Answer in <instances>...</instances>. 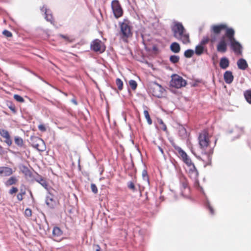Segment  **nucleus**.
<instances>
[{"label":"nucleus","instance_id":"1","mask_svg":"<svg viewBox=\"0 0 251 251\" xmlns=\"http://www.w3.org/2000/svg\"><path fill=\"white\" fill-rule=\"evenodd\" d=\"M235 32L232 28L227 29L224 35L220 39L217 45V50L219 52H226L227 49V42H230L231 49L237 55L242 54V46L234 37Z\"/></svg>","mask_w":251,"mask_h":251},{"label":"nucleus","instance_id":"2","mask_svg":"<svg viewBox=\"0 0 251 251\" xmlns=\"http://www.w3.org/2000/svg\"><path fill=\"white\" fill-rule=\"evenodd\" d=\"M174 37L184 44L190 43L189 34L181 23L176 22L172 27Z\"/></svg>","mask_w":251,"mask_h":251},{"label":"nucleus","instance_id":"3","mask_svg":"<svg viewBox=\"0 0 251 251\" xmlns=\"http://www.w3.org/2000/svg\"><path fill=\"white\" fill-rule=\"evenodd\" d=\"M120 30L119 36L121 40L127 42L128 39L132 36V26L131 22L127 19H124L122 22H119Z\"/></svg>","mask_w":251,"mask_h":251},{"label":"nucleus","instance_id":"4","mask_svg":"<svg viewBox=\"0 0 251 251\" xmlns=\"http://www.w3.org/2000/svg\"><path fill=\"white\" fill-rule=\"evenodd\" d=\"M211 136L209 135L207 130H203L200 133L199 136V143L201 150L212 148L210 146L211 141L210 138Z\"/></svg>","mask_w":251,"mask_h":251},{"label":"nucleus","instance_id":"5","mask_svg":"<svg viewBox=\"0 0 251 251\" xmlns=\"http://www.w3.org/2000/svg\"><path fill=\"white\" fill-rule=\"evenodd\" d=\"M170 86L179 89L181 87H185L187 84L186 80L182 77L177 74H173L171 76V80L170 82Z\"/></svg>","mask_w":251,"mask_h":251},{"label":"nucleus","instance_id":"6","mask_svg":"<svg viewBox=\"0 0 251 251\" xmlns=\"http://www.w3.org/2000/svg\"><path fill=\"white\" fill-rule=\"evenodd\" d=\"M213 153V148L201 150V154L197 158L202 160L206 165H210L212 162V156Z\"/></svg>","mask_w":251,"mask_h":251},{"label":"nucleus","instance_id":"7","mask_svg":"<svg viewBox=\"0 0 251 251\" xmlns=\"http://www.w3.org/2000/svg\"><path fill=\"white\" fill-rule=\"evenodd\" d=\"M111 9L116 19H119L123 16L124 10L118 0H113L111 3Z\"/></svg>","mask_w":251,"mask_h":251},{"label":"nucleus","instance_id":"8","mask_svg":"<svg viewBox=\"0 0 251 251\" xmlns=\"http://www.w3.org/2000/svg\"><path fill=\"white\" fill-rule=\"evenodd\" d=\"M31 143L32 146L40 151H44L46 150V146L44 141L38 137H32L31 138Z\"/></svg>","mask_w":251,"mask_h":251},{"label":"nucleus","instance_id":"9","mask_svg":"<svg viewBox=\"0 0 251 251\" xmlns=\"http://www.w3.org/2000/svg\"><path fill=\"white\" fill-rule=\"evenodd\" d=\"M164 88L159 84L154 82L151 86L150 92L154 97L160 98L162 96Z\"/></svg>","mask_w":251,"mask_h":251},{"label":"nucleus","instance_id":"10","mask_svg":"<svg viewBox=\"0 0 251 251\" xmlns=\"http://www.w3.org/2000/svg\"><path fill=\"white\" fill-rule=\"evenodd\" d=\"M229 28H230L227 27L226 24L212 25L210 28V31L211 33V35H215L218 38V35L222 31L226 30V32L227 29Z\"/></svg>","mask_w":251,"mask_h":251},{"label":"nucleus","instance_id":"11","mask_svg":"<svg viewBox=\"0 0 251 251\" xmlns=\"http://www.w3.org/2000/svg\"><path fill=\"white\" fill-rule=\"evenodd\" d=\"M91 48L92 50L96 52H103L105 50V48L99 39L94 40L91 44Z\"/></svg>","mask_w":251,"mask_h":251},{"label":"nucleus","instance_id":"12","mask_svg":"<svg viewBox=\"0 0 251 251\" xmlns=\"http://www.w3.org/2000/svg\"><path fill=\"white\" fill-rule=\"evenodd\" d=\"M180 184L181 188V195L184 197H187L190 193V189L188 187V182L185 177H182L180 179Z\"/></svg>","mask_w":251,"mask_h":251},{"label":"nucleus","instance_id":"13","mask_svg":"<svg viewBox=\"0 0 251 251\" xmlns=\"http://www.w3.org/2000/svg\"><path fill=\"white\" fill-rule=\"evenodd\" d=\"M217 40V37L215 35H210V37L208 36H203L200 43V45L203 47H206V45L210 42L211 43H214Z\"/></svg>","mask_w":251,"mask_h":251},{"label":"nucleus","instance_id":"14","mask_svg":"<svg viewBox=\"0 0 251 251\" xmlns=\"http://www.w3.org/2000/svg\"><path fill=\"white\" fill-rule=\"evenodd\" d=\"M13 171L8 167H0V176H9L12 175Z\"/></svg>","mask_w":251,"mask_h":251},{"label":"nucleus","instance_id":"15","mask_svg":"<svg viewBox=\"0 0 251 251\" xmlns=\"http://www.w3.org/2000/svg\"><path fill=\"white\" fill-rule=\"evenodd\" d=\"M188 174L191 177L197 179L199 176V173L194 164L189 167Z\"/></svg>","mask_w":251,"mask_h":251},{"label":"nucleus","instance_id":"16","mask_svg":"<svg viewBox=\"0 0 251 251\" xmlns=\"http://www.w3.org/2000/svg\"><path fill=\"white\" fill-rule=\"evenodd\" d=\"M225 81L227 84H230L233 80V75L231 71H226L224 75Z\"/></svg>","mask_w":251,"mask_h":251},{"label":"nucleus","instance_id":"17","mask_svg":"<svg viewBox=\"0 0 251 251\" xmlns=\"http://www.w3.org/2000/svg\"><path fill=\"white\" fill-rule=\"evenodd\" d=\"M207 49L206 47H203L199 44L195 47V53L196 55L200 56L203 54L204 52H207Z\"/></svg>","mask_w":251,"mask_h":251},{"label":"nucleus","instance_id":"18","mask_svg":"<svg viewBox=\"0 0 251 251\" xmlns=\"http://www.w3.org/2000/svg\"><path fill=\"white\" fill-rule=\"evenodd\" d=\"M237 64L238 68L242 70H246L248 67L247 61L243 58L239 59Z\"/></svg>","mask_w":251,"mask_h":251},{"label":"nucleus","instance_id":"19","mask_svg":"<svg viewBox=\"0 0 251 251\" xmlns=\"http://www.w3.org/2000/svg\"><path fill=\"white\" fill-rule=\"evenodd\" d=\"M36 181L40 183L46 189H48V183L46 179L44 177L39 176L38 177L35 178Z\"/></svg>","mask_w":251,"mask_h":251},{"label":"nucleus","instance_id":"20","mask_svg":"<svg viewBox=\"0 0 251 251\" xmlns=\"http://www.w3.org/2000/svg\"><path fill=\"white\" fill-rule=\"evenodd\" d=\"M229 65V61L226 57H223L220 61V66L223 69H226Z\"/></svg>","mask_w":251,"mask_h":251},{"label":"nucleus","instance_id":"21","mask_svg":"<svg viewBox=\"0 0 251 251\" xmlns=\"http://www.w3.org/2000/svg\"><path fill=\"white\" fill-rule=\"evenodd\" d=\"M18 182V179L15 176H12L8 178L4 182L5 186H9L16 184Z\"/></svg>","mask_w":251,"mask_h":251},{"label":"nucleus","instance_id":"22","mask_svg":"<svg viewBox=\"0 0 251 251\" xmlns=\"http://www.w3.org/2000/svg\"><path fill=\"white\" fill-rule=\"evenodd\" d=\"M171 50L174 53H178L180 50V47L177 42H173L170 46Z\"/></svg>","mask_w":251,"mask_h":251},{"label":"nucleus","instance_id":"23","mask_svg":"<svg viewBox=\"0 0 251 251\" xmlns=\"http://www.w3.org/2000/svg\"><path fill=\"white\" fill-rule=\"evenodd\" d=\"M62 234V232L60 228L54 227L52 230V235L54 238H58L60 237Z\"/></svg>","mask_w":251,"mask_h":251},{"label":"nucleus","instance_id":"24","mask_svg":"<svg viewBox=\"0 0 251 251\" xmlns=\"http://www.w3.org/2000/svg\"><path fill=\"white\" fill-rule=\"evenodd\" d=\"M46 204L51 208H54L55 205V201L52 198L47 197L46 200Z\"/></svg>","mask_w":251,"mask_h":251},{"label":"nucleus","instance_id":"25","mask_svg":"<svg viewBox=\"0 0 251 251\" xmlns=\"http://www.w3.org/2000/svg\"><path fill=\"white\" fill-rule=\"evenodd\" d=\"M22 172L25 176L28 177H32V173L27 167L25 166H23L22 168Z\"/></svg>","mask_w":251,"mask_h":251},{"label":"nucleus","instance_id":"26","mask_svg":"<svg viewBox=\"0 0 251 251\" xmlns=\"http://www.w3.org/2000/svg\"><path fill=\"white\" fill-rule=\"evenodd\" d=\"M175 149L177 151L182 160L188 157L187 153L181 148L177 147L175 148Z\"/></svg>","mask_w":251,"mask_h":251},{"label":"nucleus","instance_id":"27","mask_svg":"<svg viewBox=\"0 0 251 251\" xmlns=\"http://www.w3.org/2000/svg\"><path fill=\"white\" fill-rule=\"evenodd\" d=\"M15 143L19 147H22L24 145V141L22 138L19 136L14 137Z\"/></svg>","mask_w":251,"mask_h":251},{"label":"nucleus","instance_id":"28","mask_svg":"<svg viewBox=\"0 0 251 251\" xmlns=\"http://www.w3.org/2000/svg\"><path fill=\"white\" fill-rule=\"evenodd\" d=\"M244 97L248 103L251 104V90H247L244 92Z\"/></svg>","mask_w":251,"mask_h":251},{"label":"nucleus","instance_id":"29","mask_svg":"<svg viewBox=\"0 0 251 251\" xmlns=\"http://www.w3.org/2000/svg\"><path fill=\"white\" fill-rule=\"evenodd\" d=\"M4 139V142L7 144L8 146H11L12 144V141L10 134L7 135L6 137H3Z\"/></svg>","mask_w":251,"mask_h":251},{"label":"nucleus","instance_id":"30","mask_svg":"<svg viewBox=\"0 0 251 251\" xmlns=\"http://www.w3.org/2000/svg\"><path fill=\"white\" fill-rule=\"evenodd\" d=\"M144 116L146 118V119H147V122H148V123L149 124V125H151L152 124V120L150 117V114H149V112L148 111V110H145L144 111Z\"/></svg>","mask_w":251,"mask_h":251},{"label":"nucleus","instance_id":"31","mask_svg":"<svg viewBox=\"0 0 251 251\" xmlns=\"http://www.w3.org/2000/svg\"><path fill=\"white\" fill-rule=\"evenodd\" d=\"M59 36L68 43H72L74 41V39L72 38L67 35L60 34Z\"/></svg>","mask_w":251,"mask_h":251},{"label":"nucleus","instance_id":"32","mask_svg":"<svg viewBox=\"0 0 251 251\" xmlns=\"http://www.w3.org/2000/svg\"><path fill=\"white\" fill-rule=\"evenodd\" d=\"M195 51L191 49L187 50L184 52V56L187 58L191 57L194 54Z\"/></svg>","mask_w":251,"mask_h":251},{"label":"nucleus","instance_id":"33","mask_svg":"<svg viewBox=\"0 0 251 251\" xmlns=\"http://www.w3.org/2000/svg\"><path fill=\"white\" fill-rule=\"evenodd\" d=\"M179 57L177 55H171L170 57V61L173 63H176L179 61Z\"/></svg>","mask_w":251,"mask_h":251},{"label":"nucleus","instance_id":"34","mask_svg":"<svg viewBox=\"0 0 251 251\" xmlns=\"http://www.w3.org/2000/svg\"><path fill=\"white\" fill-rule=\"evenodd\" d=\"M116 84L119 90H122L123 89V82L121 79L119 78H117L116 80Z\"/></svg>","mask_w":251,"mask_h":251},{"label":"nucleus","instance_id":"35","mask_svg":"<svg viewBox=\"0 0 251 251\" xmlns=\"http://www.w3.org/2000/svg\"><path fill=\"white\" fill-rule=\"evenodd\" d=\"M45 14V19L46 20L49 22H50L51 24L53 23V18L52 17V15L50 14H48V12L46 13Z\"/></svg>","mask_w":251,"mask_h":251},{"label":"nucleus","instance_id":"36","mask_svg":"<svg viewBox=\"0 0 251 251\" xmlns=\"http://www.w3.org/2000/svg\"><path fill=\"white\" fill-rule=\"evenodd\" d=\"M129 85H130L131 89L135 90L137 87V83L136 81L134 80H130L129 81Z\"/></svg>","mask_w":251,"mask_h":251},{"label":"nucleus","instance_id":"37","mask_svg":"<svg viewBox=\"0 0 251 251\" xmlns=\"http://www.w3.org/2000/svg\"><path fill=\"white\" fill-rule=\"evenodd\" d=\"M182 160L187 165L188 167L194 164L192 163L191 159L189 158V156Z\"/></svg>","mask_w":251,"mask_h":251},{"label":"nucleus","instance_id":"38","mask_svg":"<svg viewBox=\"0 0 251 251\" xmlns=\"http://www.w3.org/2000/svg\"><path fill=\"white\" fill-rule=\"evenodd\" d=\"M10 134L9 132L3 128H0V135L3 138L4 136H6L7 135Z\"/></svg>","mask_w":251,"mask_h":251},{"label":"nucleus","instance_id":"39","mask_svg":"<svg viewBox=\"0 0 251 251\" xmlns=\"http://www.w3.org/2000/svg\"><path fill=\"white\" fill-rule=\"evenodd\" d=\"M14 98L16 101L20 102H24L25 101L23 98L19 95H17V94L14 95Z\"/></svg>","mask_w":251,"mask_h":251},{"label":"nucleus","instance_id":"40","mask_svg":"<svg viewBox=\"0 0 251 251\" xmlns=\"http://www.w3.org/2000/svg\"><path fill=\"white\" fill-rule=\"evenodd\" d=\"M128 188L131 190L133 192L135 191V186L134 183L132 181H129L127 183Z\"/></svg>","mask_w":251,"mask_h":251},{"label":"nucleus","instance_id":"41","mask_svg":"<svg viewBox=\"0 0 251 251\" xmlns=\"http://www.w3.org/2000/svg\"><path fill=\"white\" fill-rule=\"evenodd\" d=\"M25 215L29 218L32 216V210L30 208H26L25 211Z\"/></svg>","mask_w":251,"mask_h":251},{"label":"nucleus","instance_id":"42","mask_svg":"<svg viewBox=\"0 0 251 251\" xmlns=\"http://www.w3.org/2000/svg\"><path fill=\"white\" fill-rule=\"evenodd\" d=\"M18 191V189L16 187H12L9 191V193L10 195H13L14 194H15L17 193Z\"/></svg>","mask_w":251,"mask_h":251},{"label":"nucleus","instance_id":"43","mask_svg":"<svg viewBox=\"0 0 251 251\" xmlns=\"http://www.w3.org/2000/svg\"><path fill=\"white\" fill-rule=\"evenodd\" d=\"M2 34L6 37H11L12 36V33L7 30H4Z\"/></svg>","mask_w":251,"mask_h":251},{"label":"nucleus","instance_id":"44","mask_svg":"<svg viewBox=\"0 0 251 251\" xmlns=\"http://www.w3.org/2000/svg\"><path fill=\"white\" fill-rule=\"evenodd\" d=\"M159 126H160V128L162 130H163L164 131H166L167 129V127H166V125L163 123V122L162 120H160L159 122Z\"/></svg>","mask_w":251,"mask_h":251},{"label":"nucleus","instance_id":"45","mask_svg":"<svg viewBox=\"0 0 251 251\" xmlns=\"http://www.w3.org/2000/svg\"><path fill=\"white\" fill-rule=\"evenodd\" d=\"M91 188L92 191L94 193L97 194L98 193V190L97 186L95 184H93V183L91 184Z\"/></svg>","mask_w":251,"mask_h":251},{"label":"nucleus","instance_id":"46","mask_svg":"<svg viewBox=\"0 0 251 251\" xmlns=\"http://www.w3.org/2000/svg\"><path fill=\"white\" fill-rule=\"evenodd\" d=\"M38 129L41 132H45L46 131V127L44 124H40L38 126Z\"/></svg>","mask_w":251,"mask_h":251},{"label":"nucleus","instance_id":"47","mask_svg":"<svg viewBox=\"0 0 251 251\" xmlns=\"http://www.w3.org/2000/svg\"><path fill=\"white\" fill-rule=\"evenodd\" d=\"M8 107L13 113H15L16 112V108L15 105L13 103H10L8 105Z\"/></svg>","mask_w":251,"mask_h":251},{"label":"nucleus","instance_id":"48","mask_svg":"<svg viewBox=\"0 0 251 251\" xmlns=\"http://www.w3.org/2000/svg\"><path fill=\"white\" fill-rule=\"evenodd\" d=\"M179 131L181 135H184L186 133V129L183 127H180L179 129Z\"/></svg>","mask_w":251,"mask_h":251},{"label":"nucleus","instance_id":"49","mask_svg":"<svg viewBox=\"0 0 251 251\" xmlns=\"http://www.w3.org/2000/svg\"><path fill=\"white\" fill-rule=\"evenodd\" d=\"M24 196V195L19 193L17 195V199H18V201H22L24 199V198H23Z\"/></svg>","mask_w":251,"mask_h":251},{"label":"nucleus","instance_id":"50","mask_svg":"<svg viewBox=\"0 0 251 251\" xmlns=\"http://www.w3.org/2000/svg\"><path fill=\"white\" fill-rule=\"evenodd\" d=\"M41 10L42 12H44L45 14H46V13L48 12V9L47 8V7L45 5L43 6V7L41 8Z\"/></svg>","mask_w":251,"mask_h":251},{"label":"nucleus","instance_id":"51","mask_svg":"<svg viewBox=\"0 0 251 251\" xmlns=\"http://www.w3.org/2000/svg\"><path fill=\"white\" fill-rule=\"evenodd\" d=\"M208 209H209L210 213L211 214H213L214 213V211L213 208L212 207V206H210V205H208Z\"/></svg>","mask_w":251,"mask_h":251},{"label":"nucleus","instance_id":"52","mask_svg":"<svg viewBox=\"0 0 251 251\" xmlns=\"http://www.w3.org/2000/svg\"><path fill=\"white\" fill-rule=\"evenodd\" d=\"M95 251H100L101 248L100 246L98 245H96L94 246Z\"/></svg>","mask_w":251,"mask_h":251},{"label":"nucleus","instance_id":"53","mask_svg":"<svg viewBox=\"0 0 251 251\" xmlns=\"http://www.w3.org/2000/svg\"><path fill=\"white\" fill-rule=\"evenodd\" d=\"M19 193L22 194V195H25V190H23L22 189H21V192Z\"/></svg>","mask_w":251,"mask_h":251},{"label":"nucleus","instance_id":"54","mask_svg":"<svg viewBox=\"0 0 251 251\" xmlns=\"http://www.w3.org/2000/svg\"><path fill=\"white\" fill-rule=\"evenodd\" d=\"M72 101L75 105L77 104V102L76 101V100L75 99H73L72 100Z\"/></svg>","mask_w":251,"mask_h":251},{"label":"nucleus","instance_id":"55","mask_svg":"<svg viewBox=\"0 0 251 251\" xmlns=\"http://www.w3.org/2000/svg\"><path fill=\"white\" fill-rule=\"evenodd\" d=\"M3 152V148L0 145V154H2Z\"/></svg>","mask_w":251,"mask_h":251},{"label":"nucleus","instance_id":"56","mask_svg":"<svg viewBox=\"0 0 251 251\" xmlns=\"http://www.w3.org/2000/svg\"><path fill=\"white\" fill-rule=\"evenodd\" d=\"M158 149L161 152L162 154L164 153L163 150L161 147H158Z\"/></svg>","mask_w":251,"mask_h":251},{"label":"nucleus","instance_id":"57","mask_svg":"<svg viewBox=\"0 0 251 251\" xmlns=\"http://www.w3.org/2000/svg\"><path fill=\"white\" fill-rule=\"evenodd\" d=\"M63 94H64V95H65L66 96H67V93H63Z\"/></svg>","mask_w":251,"mask_h":251},{"label":"nucleus","instance_id":"58","mask_svg":"<svg viewBox=\"0 0 251 251\" xmlns=\"http://www.w3.org/2000/svg\"><path fill=\"white\" fill-rule=\"evenodd\" d=\"M30 195H31V196H32V193L31 192H30Z\"/></svg>","mask_w":251,"mask_h":251}]
</instances>
